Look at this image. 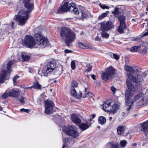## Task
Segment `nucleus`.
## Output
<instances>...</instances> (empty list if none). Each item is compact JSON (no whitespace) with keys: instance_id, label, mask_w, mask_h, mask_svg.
I'll use <instances>...</instances> for the list:
<instances>
[{"instance_id":"nucleus-62","label":"nucleus","mask_w":148,"mask_h":148,"mask_svg":"<svg viewBox=\"0 0 148 148\" xmlns=\"http://www.w3.org/2000/svg\"><path fill=\"white\" fill-rule=\"evenodd\" d=\"M14 24V23L13 22H12L11 24V28H13V26Z\"/></svg>"},{"instance_id":"nucleus-42","label":"nucleus","mask_w":148,"mask_h":148,"mask_svg":"<svg viewBox=\"0 0 148 148\" xmlns=\"http://www.w3.org/2000/svg\"><path fill=\"white\" fill-rule=\"evenodd\" d=\"M101 35L103 37L106 38H108L109 36V35L107 33L105 32H102L101 33Z\"/></svg>"},{"instance_id":"nucleus-8","label":"nucleus","mask_w":148,"mask_h":148,"mask_svg":"<svg viewBox=\"0 0 148 148\" xmlns=\"http://www.w3.org/2000/svg\"><path fill=\"white\" fill-rule=\"evenodd\" d=\"M124 7L123 6H118L114 9V11L112 12V14L116 17L118 18L119 21L125 20V17L123 15Z\"/></svg>"},{"instance_id":"nucleus-39","label":"nucleus","mask_w":148,"mask_h":148,"mask_svg":"<svg viewBox=\"0 0 148 148\" xmlns=\"http://www.w3.org/2000/svg\"><path fill=\"white\" fill-rule=\"evenodd\" d=\"M92 65L90 64H88L86 65L87 69L85 70V72H90L92 70Z\"/></svg>"},{"instance_id":"nucleus-33","label":"nucleus","mask_w":148,"mask_h":148,"mask_svg":"<svg viewBox=\"0 0 148 148\" xmlns=\"http://www.w3.org/2000/svg\"><path fill=\"white\" fill-rule=\"evenodd\" d=\"M142 96V95L139 93L138 94L135 95L134 96L133 100H132L134 102L136 101Z\"/></svg>"},{"instance_id":"nucleus-50","label":"nucleus","mask_w":148,"mask_h":148,"mask_svg":"<svg viewBox=\"0 0 148 148\" xmlns=\"http://www.w3.org/2000/svg\"><path fill=\"white\" fill-rule=\"evenodd\" d=\"M92 95V93L90 92H87V94H86L85 95H84L83 97L84 98H85L87 97V95H88L90 96H91Z\"/></svg>"},{"instance_id":"nucleus-55","label":"nucleus","mask_w":148,"mask_h":148,"mask_svg":"<svg viewBox=\"0 0 148 148\" xmlns=\"http://www.w3.org/2000/svg\"><path fill=\"white\" fill-rule=\"evenodd\" d=\"M64 51L65 53H71L72 52L71 50H69L68 49H65Z\"/></svg>"},{"instance_id":"nucleus-24","label":"nucleus","mask_w":148,"mask_h":148,"mask_svg":"<svg viewBox=\"0 0 148 148\" xmlns=\"http://www.w3.org/2000/svg\"><path fill=\"white\" fill-rule=\"evenodd\" d=\"M110 106V103L108 101H107L103 103V109L107 112V110L109 109Z\"/></svg>"},{"instance_id":"nucleus-48","label":"nucleus","mask_w":148,"mask_h":148,"mask_svg":"<svg viewBox=\"0 0 148 148\" xmlns=\"http://www.w3.org/2000/svg\"><path fill=\"white\" fill-rule=\"evenodd\" d=\"M143 46L147 49H148V42L145 41L143 42Z\"/></svg>"},{"instance_id":"nucleus-44","label":"nucleus","mask_w":148,"mask_h":148,"mask_svg":"<svg viewBox=\"0 0 148 148\" xmlns=\"http://www.w3.org/2000/svg\"><path fill=\"white\" fill-rule=\"evenodd\" d=\"M71 67L73 70H74L75 68V64L74 61H72L71 62Z\"/></svg>"},{"instance_id":"nucleus-18","label":"nucleus","mask_w":148,"mask_h":148,"mask_svg":"<svg viewBox=\"0 0 148 148\" xmlns=\"http://www.w3.org/2000/svg\"><path fill=\"white\" fill-rule=\"evenodd\" d=\"M125 103L126 105L128 106V107L127 108V111H129L131 108L132 106L134 103V101L132 100V98H128V99H127L126 98H125Z\"/></svg>"},{"instance_id":"nucleus-56","label":"nucleus","mask_w":148,"mask_h":148,"mask_svg":"<svg viewBox=\"0 0 148 148\" xmlns=\"http://www.w3.org/2000/svg\"><path fill=\"white\" fill-rule=\"evenodd\" d=\"M142 37H141V35L140 36V37H138L134 39V41H139L141 40V38H142Z\"/></svg>"},{"instance_id":"nucleus-26","label":"nucleus","mask_w":148,"mask_h":148,"mask_svg":"<svg viewBox=\"0 0 148 148\" xmlns=\"http://www.w3.org/2000/svg\"><path fill=\"white\" fill-rule=\"evenodd\" d=\"M124 131V127L123 126H119L117 129V132L119 135L123 134Z\"/></svg>"},{"instance_id":"nucleus-11","label":"nucleus","mask_w":148,"mask_h":148,"mask_svg":"<svg viewBox=\"0 0 148 148\" xmlns=\"http://www.w3.org/2000/svg\"><path fill=\"white\" fill-rule=\"evenodd\" d=\"M68 4V2H64V4L58 9L57 13H60L66 12L70 10L71 8H73L74 7V4L72 3H71L69 6Z\"/></svg>"},{"instance_id":"nucleus-29","label":"nucleus","mask_w":148,"mask_h":148,"mask_svg":"<svg viewBox=\"0 0 148 148\" xmlns=\"http://www.w3.org/2000/svg\"><path fill=\"white\" fill-rule=\"evenodd\" d=\"M124 69L125 70L129 72L130 73H132V67L128 65H125L124 67Z\"/></svg>"},{"instance_id":"nucleus-17","label":"nucleus","mask_w":148,"mask_h":148,"mask_svg":"<svg viewBox=\"0 0 148 148\" xmlns=\"http://www.w3.org/2000/svg\"><path fill=\"white\" fill-rule=\"evenodd\" d=\"M64 144L63 145L62 148H64L66 145L71 146L73 144L74 141L73 139L70 138H65L63 139Z\"/></svg>"},{"instance_id":"nucleus-3","label":"nucleus","mask_w":148,"mask_h":148,"mask_svg":"<svg viewBox=\"0 0 148 148\" xmlns=\"http://www.w3.org/2000/svg\"><path fill=\"white\" fill-rule=\"evenodd\" d=\"M15 62L14 60L9 61L6 64V69L7 71L4 69L0 73V83H4L5 80L9 78V76L8 74H10L12 71V66Z\"/></svg>"},{"instance_id":"nucleus-58","label":"nucleus","mask_w":148,"mask_h":148,"mask_svg":"<svg viewBox=\"0 0 148 148\" xmlns=\"http://www.w3.org/2000/svg\"><path fill=\"white\" fill-rule=\"evenodd\" d=\"M148 35V32H147L143 34V35H141V37H143L144 36H146Z\"/></svg>"},{"instance_id":"nucleus-34","label":"nucleus","mask_w":148,"mask_h":148,"mask_svg":"<svg viewBox=\"0 0 148 148\" xmlns=\"http://www.w3.org/2000/svg\"><path fill=\"white\" fill-rule=\"evenodd\" d=\"M73 8V9L71 12L73 13L75 15H78L79 14V11L78 10V8L75 7V5H74V7Z\"/></svg>"},{"instance_id":"nucleus-6","label":"nucleus","mask_w":148,"mask_h":148,"mask_svg":"<svg viewBox=\"0 0 148 148\" xmlns=\"http://www.w3.org/2000/svg\"><path fill=\"white\" fill-rule=\"evenodd\" d=\"M62 130L68 135L75 138H77L80 134L76 130L75 127L73 125L64 126L63 127Z\"/></svg>"},{"instance_id":"nucleus-40","label":"nucleus","mask_w":148,"mask_h":148,"mask_svg":"<svg viewBox=\"0 0 148 148\" xmlns=\"http://www.w3.org/2000/svg\"><path fill=\"white\" fill-rule=\"evenodd\" d=\"M133 69H132V73H137L138 71V68L137 67H132Z\"/></svg>"},{"instance_id":"nucleus-20","label":"nucleus","mask_w":148,"mask_h":148,"mask_svg":"<svg viewBox=\"0 0 148 148\" xmlns=\"http://www.w3.org/2000/svg\"><path fill=\"white\" fill-rule=\"evenodd\" d=\"M9 92L10 96L11 97H17L20 94L18 90H16L14 89L10 90Z\"/></svg>"},{"instance_id":"nucleus-37","label":"nucleus","mask_w":148,"mask_h":148,"mask_svg":"<svg viewBox=\"0 0 148 148\" xmlns=\"http://www.w3.org/2000/svg\"><path fill=\"white\" fill-rule=\"evenodd\" d=\"M71 94L73 96L76 97L77 96L76 91L74 88H71Z\"/></svg>"},{"instance_id":"nucleus-7","label":"nucleus","mask_w":148,"mask_h":148,"mask_svg":"<svg viewBox=\"0 0 148 148\" xmlns=\"http://www.w3.org/2000/svg\"><path fill=\"white\" fill-rule=\"evenodd\" d=\"M126 83L127 89L126 90L125 97L128 99V98H132L133 96L135 88L132 82L129 80H127Z\"/></svg>"},{"instance_id":"nucleus-63","label":"nucleus","mask_w":148,"mask_h":148,"mask_svg":"<svg viewBox=\"0 0 148 148\" xmlns=\"http://www.w3.org/2000/svg\"><path fill=\"white\" fill-rule=\"evenodd\" d=\"M137 145V143H133L132 144V146H133V147H135Z\"/></svg>"},{"instance_id":"nucleus-46","label":"nucleus","mask_w":148,"mask_h":148,"mask_svg":"<svg viewBox=\"0 0 148 148\" xmlns=\"http://www.w3.org/2000/svg\"><path fill=\"white\" fill-rule=\"evenodd\" d=\"M25 98L23 97H21L19 100V101L21 103L24 104L25 103Z\"/></svg>"},{"instance_id":"nucleus-12","label":"nucleus","mask_w":148,"mask_h":148,"mask_svg":"<svg viewBox=\"0 0 148 148\" xmlns=\"http://www.w3.org/2000/svg\"><path fill=\"white\" fill-rule=\"evenodd\" d=\"M45 113L49 114L53 112V107L54 104L53 101L51 100H47L45 101Z\"/></svg>"},{"instance_id":"nucleus-23","label":"nucleus","mask_w":148,"mask_h":148,"mask_svg":"<svg viewBox=\"0 0 148 148\" xmlns=\"http://www.w3.org/2000/svg\"><path fill=\"white\" fill-rule=\"evenodd\" d=\"M79 126L80 129L82 131H84L88 128L90 126V125H89L88 123L86 122V123H81L79 125Z\"/></svg>"},{"instance_id":"nucleus-13","label":"nucleus","mask_w":148,"mask_h":148,"mask_svg":"<svg viewBox=\"0 0 148 148\" xmlns=\"http://www.w3.org/2000/svg\"><path fill=\"white\" fill-rule=\"evenodd\" d=\"M127 75L130 80L136 83L141 82L143 79L142 76L140 75H137L134 76L131 73H128Z\"/></svg>"},{"instance_id":"nucleus-41","label":"nucleus","mask_w":148,"mask_h":148,"mask_svg":"<svg viewBox=\"0 0 148 148\" xmlns=\"http://www.w3.org/2000/svg\"><path fill=\"white\" fill-rule=\"evenodd\" d=\"M19 76H15L13 78V80L14 83V86L16 85L15 84H16L18 82L17 81V79L19 77Z\"/></svg>"},{"instance_id":"nucleus-53","label":"nucleus","mask_w":148,"mask_h":148,"mask_svg":"<svg viewBox=\"0 0 148 148\" xmlns=\"http://www.w3.org/2000/svg\"><path fill=\"white\" fill-rule=\"evenodd\" d=\"M95 41L100 42L101 41V39L98 36H96L95 38Z\"/></svg>"},{"instance_id":"nucleus-25","label":"nucleus","mask_w":148,"mask_h":148,"mask_svg":"<svg viewBox=\"0 0 148 148\" xmlns=\"http://www.w3.org/2000/svg\"><path fill=\"white\" fill-rule=\"evenodd\" d=\"M140 46H135L131 47L130 49V51L132 52H137L140 49Z\"/></svg>"},{"instance_id":"nucleus-5","label":"nucleus","mask_w":148,"mask_h":148,"mask_svg":"<svg viewBox=\"0 0 148 148\" xmlns=\"http://www.w3.org/2000/svg\"><path fill=\"white\" fill-rule=\"evenodd\" d=\"M34 40L36 43L43 48L46 46H49V43L47 39L43 37L40 34L36 33L34 34Z\"/></svg>"},{"instance_id":"nucleus-32","label":"nucleus","mask_w":148,"mask_h":148,"mask_svg":"<svg viewBox=\"0 0 148 148\" xmlns=\"http://www.w3.org/2000/svg\"><path fill=\"white\" fill-rule=\"evenodd\" d=\"M41 86L37 82H35L34 85V88L38 89H40Z\"/></svg>"},{"instance_id":"nucleus-61","label":"nucleus","mask_w":148,"mask_h":148,"mask_svg":"<svg viewBox=\"0 0 148 148\" xmlns=\"http://www.w3.org/2000/svg\"><path fill=\"white\" fill-rule=\"evenodd\" d=\"M111 90L113 92H114L116 90V88L113 86H112L111 87Z\"/></svg>"},{"instance_id":"nucleus-1","label":"nucleus","mask_w":148,"mask_h":148,"mask_svg":"<svg viewBox=\"0 0 148 148\" xmlns=\"http://www.w3.org/2000/svg\"><path fill=\"white\" fill-rule=\"evenodd\" d=\"M25 7L27 9V10L23 9L19 12V15H17L15 19L18 21V24L21 25H24L27 21L28 17V14L33 10L34 5L33 3L30 2V0H24Z\"/></svg>"},{"instance_id":"nucleus-28","label":"nucleus","mask_w":148,"mask_h":148,"mask_svg":"<svg viewBox=\"0 0 148 148\" xmlns=\"http://www.w3.org/2000/svg\"><path fill=\"white\" fill-rule=\"evenodd\" d=\"M109 12L106 11L105 12L103 13L101 15H100L98 18V19L100 20L103 19L104 17H106L108 14Z\"/></svg>"},{"instance_id":"nucleus-21","label":"nucleus","mask_w":148,"mask_h":148,"mask_svg":"<svg viewBox=\"0 0 148 148\" xmlns=\"http://www.w3.org/2000/svg\"><path fill=\"white\" fill-rule=\"evenodd\" d=\"M143 130L144 132L146 134L148 133V120L144 122L142 124Z\"/></svg>"},{"instance_id":"nucleus-57","label":"nucleus","mask_w":148,"mask_h":148,"mask_svg":"<svg viewBox=\"0 0 148 148\" xmlns=\"http://www.w3.org/2000/svg\"><path fill=\"white\" fill-rule=\"evenodd\" d=\"M85 87V95L86 94H87V92H88L89 90V88L88 87H86L85 86H84Z\"/></svg>"},{"instance_id":"nucleus-9","label":"nucleus","mask_w":148,"mask_h":148,"mask_svg":"<svg viewBox=\"0 0 148 148\" xmlns=\"http://www.w3.org/2000/svg\"><path fill=\"white\" fill-rule=\"evenodd\" d=\"M115 73V70L112 66H110L107 69L106 72H103L101 74V77L102 80L107 81Z\"/></svg>"},{"instance_id":"nucleus-38","label":"nucleus","mask_w":148,"mask_h":148,"mask_svg":"<svg viewBox=\"0 0 148 148\" xmlns=\"http://www.w3.org/2000/svg\"><path fill=\"white\" fill-rule=\"evenodd\" d=\"M10 96L9 92L8 91L7 93L5 92L1 96L2 98L3 99H6L8 97Z\"/></svg>"},{"instance_id":"nucleus-64","label":"nucleus","mask_w":148,"mask_h":148,"mask_svg":"<svg viewBox=\"0 0 148 148\" xmlns=\"http://www.w3.org/2000/svg\"><path fill=\"white\" fill-rule=\"evenodd\" d=\"M92 119H94L95 116V114H93L92 115Z\"/></svg>"},{"instance_id":"nucleus-47","label":"nucleus","mask_w":148,"mask_h":148,"mask_svg":"<svg viewBox=\"0 0 148 148\" xmlns=\"http://www.w3.org/2000/svg\"><path fill=\"white\" fill-rule=\"evenodd\" d=\"M20 111L21 112H24L27 113H28L30 111V110L29 109H25L23 108L21 109L20 110Z\"/></svg>"},{"instance_id":"nucleus-45","label":"nucleus","mask_w":148,"mask_h":148,"mask_svg":"<svg viewBox=\"0 0 148 148\" xmlns=\"http://www.w3.org/2000/svg\"><path fill=\"white\" fill-rule=\"evenodd\" d=\"M140 52L143 55H144L147 53V51L145 49H143L140 50Z\"/></svg>"},{"instance_id":"nucleus-52","label":"nucleus","mask_w":148,"mask_h":148,"mask_svg":"<svg viewBox=\"0 0 148 148\" xmlns=\"http://www.w3.org/2000/svg\"><path fill=\"white\" fill-rule=\"evenodd\" d=\"M78 46L81 48H84V45L82 42H79L78 44Z\"/></svg>"},{"instance_id":"nucleus-14","label":"nucleus","mask_w":148,"mask_h":148,"mask_svg":"<svg viewBox=\"0 0 148 148\" xmlns=\"http://www.w3.org/2000/svg\"><path fill=\"white\" fill-rule=\"evenodd\" d=\"M112 27V23L111 22H104L100 23V31L102 32L107 31Z\"/></svg>"},{"instance_id":"nucleus-4","label":"nucleus","mask_w":148,"mask_h":148,"mask_svg":"<svg viewBox=\"0 0 148 148\" xmlns=\"http://www.w3.org/2000/svg\"><path fill=\"white\" fill-rule=\"evenodd\" d=\"M56 66V64L54 61H50L43 67L42 70L38 71V73L41 76H47L53 71Z\"/></svg>"},{"instance_id":"nucleus-43","label":"nucleus","mask_w":148,"mask_h":148,"mask_svg":"<svg viewBox=\"0 0 148 148\" xmlns=\"http://www.w3.org/2000/svg\"><path fill=\"white\" fill-rule=\"evenodd\" d=\"M127 143V141L125 140H123L120 141V144L122 147H125Z\"/></svg>"},{"instance_id":"nucleus-15","label":"nucleus","mask_w":148,"mask_h":148,"mask_svg":"<svg viewBox=\"0 0 148 148\" xmlns=\"http://www.w3.org/2000/svg\"><path fill=\"white\" fill-rule=\"evenodd\" d=\"M148 104V95L144 96L137 103L136 106L138 108L143 107Z\"/></svg>"},{"instance_id":"nucleus-49","label":"nucleus","mask_w":148,"mask_h":148,"mask_svg":"<svg viewBox=\"0 0 148 148\" xmlns=\"http://www.w3.org/2000/svg\"><path fill=\"white\" fill-rule=\"evenodd\" d=\"M100 7L101 8H102V9H109V8H110L109 6H106L105 5H100Z\"/></svg>"},{"instance_id":"nucleus-54","label":"nucleus","mask_w":148,"mask_h":148,"mask_svg":"<svg viewBox=\"0 0 148 148\" xmlns=\"http://www.w3.org/2000/svg\"><path fill=\"white\" fill-rule=\"evenodd\" d=\"M82 92L80 91L79 92L78 94V95L77 96V97L79 98H81L82 96Z\"/></svg>"},{"instance_id":"nucleus-27","label":"nucleus","mask_w":148,"mask_h":148,"mask_svg":"<svg viewBox=\"0 0 148 148\" xmlns=\"http://www.w3.org/2000/svg\"><path fill=\"white\" fill-rule=\"evenodd\" d=\"M106 121V119L103 116H99L98 118L99 123L101 125H103Z\"/></svg>"},{"instance_id":"nucleus-2","label":"nucleus","mask_w":148,"mask_h":148,"mask_svg":"<svg viewBox=\"0 0 148 148\" xmlns=\"http://www.w3.org/2000/svg\"><path fill=\"white\" fill-rule=\"evenodd\" d=\"M60 35L61 38L63 39H64L66 44L69 46L76 38L75 34L70 29L67 27L62 28Z\"/></svg>"},{"instance_id":"nucleus-59","label":"nucleus","mask_w":148,"mask_h":148,"mask_svg":"<svg viewBox=\"0 0 148 148\" xmlns=\"http://www.w3.org/2000/svg\"><path fill=\"white\" fill-rule=\"evenodd\" d=\"M84 47H85L86 49H92V47L90 46V45H86L84 46Z\"/></svg>"},{"instance_id":"nucleus-30","label":"nucleus","mask_w":148,"mask_h":148,"mask_svg":"<svg viewBox=\"0 0 148 148\" xmlns=\"http://www.w3.org/2000/svg\"><path fill=\"white\" fill-rule=\"evenodd\" d=\"M22 57L24 61L28 60L30 58V56L25 54L24 53H23L22 54Z\"/></svg>"},{"instance_id":"nucleus-36","label":"nucleus","mask_w":148,"mask_h":148,"mask_svg":"<svg viewBox=\"0 0 148 148\" xmlns=\"http://www.w3.org/2000/svg\"><path fill=\"white\" fill-rule=\"evenodd\" d=\"M82 16L83 19L85 18H86L88 16V15L87 14V12L83 11H82Z\"/></svg>"},{"instance_id":"nucleus-51","label":"nucleus","mask_w":148,"mask_h":148,"mask_svg":"<svg viewBox=\"0 0 148 148\" xmlns=\"http://www.w3.org/2000/svg\"><path fill=\"white\" fill-rule=\"evenodd\" d=\"M113 56L114 58H115L116 60H118L119 58V55H117V54L114 53L113 54Z\"/></svg>"},{"instance_id":"nucleus-22","label":"nucleus","mask_w":148,"mask_h":148,"mask_svg":"<svg viewBox=\"0 0 148 148\" xmlns=\"http://www.w3.org/2000/svg\"><path fill=\"white\" fill-rule=\"evenodd\" d=\"M118 109V106L117 104H114L112 107H110L109 109L107 110V112H110L112 113H114L116 112Z\"/></svg>"},{"instance_id":"nucleus-31","label":"nucleus","mask_w":148,"mask_h":148,"mask_svg":"<svg viewBox=\"0 0 148 148\" xmlns=\"http://www.w3.org/2000/svg\"><path fill=\"white\" fill-rule=\"evenodd\" d=\"M148 92L147 89L142 88L141 89L140 91L139 92V93L142 95V96L146 94Z\"/></svg>"},{"instance_id":"nucleus-19","label":"nucleus","mask_w":148,"mask_h":148,"mask_svg":"<svg viewBox=\"0 0 148 148\" xmlns=\"http://www.w3.org/2000/svg\"><path fill=\"white\" fill-rule=\"evenodd\" d=\"M72 121L76 125L80 123L81 121L80 119L77 117L75 114H73L71 116Z\"/></svg>"},{"instance_id":"nucleus-10","label":"nucleus","mask_w":148,"mask_h":148,"mask_svg":"<svg viewBox=\"0 0 148 148\" xmlns=\"http://www.w3.org/2000/svg\"><path fill=\"white\" fill-rule=\"evenodd\" d=\"M22 42L23 45L28 48L33 47L35 44L33 37L30 35L25 36L24 40L22 41Z\"/></svg>"},{"instance_id":"nucleus-16","label":"nucleus","mask_w":148,"mask_h":148,"mask_svg":"<svg viewBox=\"0 0 148 148\" xmlns=\"http://www.w3.org/2000/svg\"><path fill=\"white\" fill-rule=\"evenodd\" d=\"M119 21L120 25L118 26V32L121 34L124 33V30L126 28L125 20Z\"/></svg>"},{"instance_id":"nucleus-60","label":"nucleus","mask_w":148,"mask_h":148,"mask_svg":"<svg viewBox=\"0 0 148 148\" xmlns=\"http://www.w3.org/2000/svg\"><path fill=\"white\" fill-rule=\"evenodd\" d=\"M91 77L94 80L96 79V76L94 74H92L91 75Z\"/></svg>"},{"instance_id":"nucleus-35","label":"nucleus","mask_w":148,"mask_h":148,"mask_svg":"<svg viewBox=\"0 0 148 148\" xmlns=\"http://www.w3.org/2000/svg\"><path fill=\"white\" fill-rule=\"evenodd\" d=\"M78 84L76 81L73 80L72 81L71 83V87L72 88H74V87H76L77 86Z\"/></svg>"}]
</instances>
